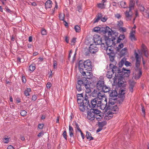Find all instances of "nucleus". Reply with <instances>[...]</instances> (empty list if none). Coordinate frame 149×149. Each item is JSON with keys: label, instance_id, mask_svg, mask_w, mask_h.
I'll use <instances>...</instances> for the list:
<instances>
[{"label": "nucleus", "instance_id": "46", "mask_svg": "<svg viewBox=\"0 0 149 149\" xmlns=\"http://www.w3.org/2000/svg\"><path fill=\"white\" fill-rule=\"evenodd\" d=\"M109 56L110 60L111 62H113L114 61L115 57L114 56L111 55V54H109Z\"/></svg>", "mask_w": 149, "mask_h": 149}, {"label": "nucleus", "instance_id": "47", "mask_svg": "<svg viewBox=\"0 0 149 149\" xmlns=\"http://www.w3.org/2000/svg\"><path fill=\"white\" fill-rule=\"evenodd\" d=\"M119 30L123 32H126L127 31L126 29L125 28L123 27H120Z\"/></svg>", "mask_w": 149, "mask_h": 149}, {"label": "nucleus", "instance_id": "54", "mask_svg": "<svg viewBox=\"0 0 149 149\" xmlns=\"http://www.w3.org/2000/svg\"><path fill=\"white\" fill-rule=\"evenodd\" d=\"M125 65L126 66H131V64L128 61H126L125 63Z\"/></svg>", "mask_w": 149, "mask_h": 149}, {"label": "nucleus", "instance_id": "33", "mask_svg": "<svg viewBox=\"0 0 149 149\" xmlns=\"http://www.w3.org/2000/svg\"><path fill=\"white\" fill-rule=\"evenodd\" d=\"M91 109V111H92L93 113H94L95 116L99 114H100V113H102L100 111L97 109H92V108Z\"/></svg>", "mask_w": 149, "mask_h": 149}, {"label": "nucleus", "instance_id": "18", "mask_svg": "<svg viewBox=\"0 0 149 149\" xmlns=\"http://www.w3.org/2000/svg\"><path fill=\"white\" fill-rule=\"evenodd\" d=\"M113 74L112 71V70L110 68L108 69L106 74V76L109 79H111L113 77Z\"/></svg>", "mask_w": 149, "mask_h": 149}, {"label": "nucleus", "instance_id": "24", "mask_svg": "<svg viewBox=\"0 0 149 149\" xmlns=\"http://www.w3.org/2000/svg\"><path fill=\"white\" fill-rule=\"evenodd\" d=\"M52 2L50 0L47 1L45 3V8H50L52 7Z\"/></svg>", "mask_w": 149, "mask_h": 149}, {"label": "nucleus", "instance_id": "6", "mask_svg": "<svg viewBox=\"0 0 149 149\" xmlns=\"http://www.w3.org/2000/svg\"><path fill=\"white\" fill-rule=\"evenodd\" d=\"M95 41L96 44L101 45L102 49L106 50V53L107 54L109 55L113 53V47L105 46L104 44L102 42L101 38H100L98 40L95 39Z\"/></svg>", "mask_w": 149, "mask_h": 149}, {"label": "nucleus", "instance_id": "61", "mask_svg": "<svg viewBox=\"0 0 149 149\" xmlns=\"http://www.w3.org/2000/svg\"><path fill=\"white\" fill-rule=\"evenodd\" d=\"M22 81L23 83H25L26 82V80L25 77L24 76H22Z\"/></svg>", "mask_w": 149, "mask_h": 149}, {"label": "nucleus", "instance_id": "32", "mask_svg": "<svg viewBox=\"0 0 149 149\" xmlns=\"http://www.w3.org/2000/svg\"><path fill=\"white\" fill-rule=\"evenodd\" d=\"M31 91V89L30 88H27L24 91V94L26 96H29V92Z\"/></svg>", "mask_w": 149, "mask_h": 149}, {"label": "nucleus", "instance_id": "42", "mask_svg": "<svg viewBox=\"0 0 149 149\" xmlns=\"http://www.w3.org/2000/svg\"><path fill=\"white\" fill-rule=\"evenodd\" d=\"M74 126V127L75 128H76L78 131H79V132L80 131V130H80V129L79 127V125H78V124L77 123H76V122L75 123Z\"/></svg>", "mask_w": 149, "mask_h": 149}, {"label": "nucleus", "instance_id": "45", "mask_svg": "<svg viewBox=\"0 0 149 149\" xmlns=\"http://www.w3.org/2000/svg\"><path fill=\"white\" fill-rule=\"evenodd\" d=\"M44 126V124L43 123L39 124L38 125V128L40 129H42Z\"/></svg>", "mask_w": 149, "mask_h": 149}, {"label": "nucleus", "instance_id": "10", "mask_svg": "<svg viewBox=\"0 0 149 149\" xmlns=\"http://www.w3.org/2000/svg\"><path fill=\"white\" fill-rule=\"evenodd\" d=\"M101 100H99L97 98H95L91 100V108H94L96 107H98L100 106Z\"/></svg>", "mask_w": 149, "mask_h": 149}, {"label": "nucleus", "instance_id": "59", "mask_svg": "<svg viewBox=\"0 0 149 149\" xmlns=\"http://www.w3.org/2000/svg\"><path fill=\"white\" fill-rule=\"evenodd\" d=\"M123 23L122 21H120L118 22V26H122L123 25Z\"/></svg>", "mask_w": 149, "mask_h": 149}, {"label": "nucleus", "instance_id": "5", "mask_svg": "<svg viewBox=\"0 0 149 149\" xmlns=\"http://www.w3.org/2000/svg\"><path fill=\"white\" fill-rule=\"evenodd\" d=\"M96 87L98 90L102 91L104 93L108 92L110 91V87L105 84L103 79H101L97 81Z\"/></svg>", "mask_w": 149, "mask_h": 149}, {"label": "nucleus", "instance_id": "40", "mask_svg": "<svg viewBox=\"0 0 149 149\" xmlns=\"http://www.w3.org/2000/svg\"><path fill=\"white\" fill-rule=\"evenodd\" d=\"M74 29L77 32H79L81 31L80 27L78 25H76L74 26Z\"/></svg>", "mask_w": 149, "mask_h": 149}, {"label": "nucleus", "instance_id": "11", "mask_svg": "<svg viewBox=\"0 0 149 149\" xmlns=\"http://www.w3.org/2000/svg\"><path fill=\"white\" fill-rule=\"evenodd\" d=\"M126 74V76H127V74L124 73L123 74H120V75L118 76V77L117 79H115V78H114V81H116V80H118V84L120 86H122L123 84L124 83V81H123V77H125V76H124V75Z\"/></svg>", "mask_w": 149, "mask_h": 149}, {"label": "nucleus", "instance_id": "1", "mask_svg": "<svg viewBox=\"0 0 149 149\" xmlns=\"http://www.w3.org/2000/svg\"><path fill=\"white\" fill-rule=\"evenodd\" d=\"M77 102L80 111L82 112L85 111L86 109H89L91 108L89 104V101L87 96L86 95L84 98L83 94H79L77 95Z\"/></svg>", "mask_w": 149, "mask_h": 149}, {"label": "nucleus", "instance_id": "4", "mask_svg": "<svg viewBox=\"0 0 149 149\" xmlns=\"http://www.w3.org/2000/svg\"><path fill=\"white\" fill-rule=\"evenodd\" d=\"M108 33V37L109 38L105 40V42L106 44L105 46L106 47H113L116 44L114 42V41L116 39V36L115 33L111 32L110 31H106L105 34Z\"/></svg>", "mask_w": 149, "mask_h": 149}, {"label": "nucleus", "instance_id": "9", "mask_svg": "<svg viewBox=\"0 0 149 149\" xmlns=\"http://www.w3.org/2000/svg\"><path fill=\"white\" fill-rule=\"evenodd\" d=\"M100 38V37L98 38H95L94 39V42L95 44H91L90 45L89 47V49L90 52L94 54L97 52L98 50V48L97 47V45L98 44H96L95 41V39H98L99 38Z\"/></svg>", "mask_w": 149, "mask_h": 149}, {"label": "nucleus", "instance_id": "14", "mask_svg": "<svg viewBox=\"0 0 149 149\" xmlns=\"http://www.w3.org/2000/svg\"><path fill=\"white\" fill-rule=\"evenodd\" d=\"M125 18L127 21H130L132 18L133 13L131 10H127L125 13Z\"/></svg>", "mask_w": 149, "mask_h": 149}, {"label": "nucleus", "instance_id": "50", "mask_svg": "<svg viewBox=\"0 0 149 149\" xmlns=\"http://www.w3.org/2000/svg\"><path fill=\"white\" fill-rule=\"evenodd\" d=\"M51 86H52V84H51L50 82H48L47 83V85H46V87H47V89H49V88H50V87H51Z\"/></svg>", "mask_w": 149, "mask_h": 149}, {"label": "nucleus", "instance_id": "19", "mask_svg": "<svg viewBox=\"0 0 149 149\" xmlns=\"http://www.w3.org/2000/svg\"><path fill=\"white\" fill-rule=\"evenodd\" d=\"M135 31H134L131 30L130 35V38L132 41L135 40L136 39L135 38Z\"/></svg>", "mask_w": 149, "mask_h": 149}, {"label": "nucleus", "instance_id": "30", "mask_svg": "<svg viewBox=\"0 0 149 149\" xmlns=\"http://www.w3.org/2000/svg\"><path fill=\"white\" fill-rule=\"evenodd\" d=\"M138 72L137 75L135 76V78L136 79H139L141 76L142 74V72L140 69L138 70Z\"/></svg>", "mask_w": 149, "mask_h": 149}, {"label": "nucleus", "instance_id": "56", "mask_svg": "<svg viewBox=\"0 0 149 149\" xmlns=\"http://www.w3.org/2000/svg\"><path fill=\"white\" fill-rule=\"evenodd\" d=\"M77 10L79 12H82V8L81 6H78L77 7Z\"/></svg>", "mask_w": 149, "mask_h": 149}, {"label": "nucleus", "instance_id": "8", "mask_svg": "<svg viewBox=\"0 0 149 149\" xmlns=\"http://www.w3.org/2000/svg\"><path fill=\"white\" fill-rule=\"evenodd\" d=\"M134 54L136 59V63L135 65L136 68V70H139V69H140L139 67L140 65L141 56L139 55L136 52V50L134 51Z\"/></svg>", "mask_w": 149, "mask_h": 149}, {"label": "nucleus", "instance_id": "38", "mask_svg": "<svg viewBox=\"0 0 149 149\" xmlns=\"http://www.w3.org/2000/svg\"><path fill=\"white\" fill-rule=\"evenodd\" d=\"M129 83L130 86V87H134L136 83L133 80H130L129 81Z\"/></svg>", "mask_w": 149, "mask_h": 149}, {"label": "nucleus", "instance_id": "49", "mask_svg": "<svg viewBox=\"0 0 149 149\" xmlns=\"http://www.w3.org/2000/svg\"><path fill=\"white\" fill-rule=\"evenodd\" d=\"M57 63L56 61H54V63H53V66H54V69H56L57 68Z\"/></svg>", "mask_w": 149, "mask_h": 149}, {"label": "nucleus", "instance_id": "23", "mask_svg": "<svg viewBox=\"0 0 149 149\" xmlns=\"http://www.w3.org/2000/svg\"><path fill=\"white\" fill-rule=\"evenodd\" d=\"M74 130L73 128L70 125L69 126V132L70 137L74 136Z\"/></svg>", "mask_w": 149, "mask_h": 149}, {"label": "nucleus", "instance_id": "16", "mask_svg": "<svg viewBox=\"0 0 149 149\" xmlns=\"http://www.w3.org/2000/svg\"><path fill=\"white\" fill-rule=\"evenodd\" d=\"M82 86H83V81L78 80L76 85V88L77 91L79 92L81 91L82 90Z\"/></svg>", "mask_w": 149, "mask_h": 149}, {"label": "nucleus", "instance_id": "44", "mask_svg": "<svg viewBox=\"0 0 149 149\" xmlns=\"http://www.w3.org/2000/svg\"><path fill=\"white\" fill-rule=\"evenodd\" d=\"M63 137L66 140H67V132H66V131L65 130L63 134Z\"/></svg>", "mask_w": 149, "mask_h": 149}, {"label": "nucleus", "instance_id": "62", "mask_svg": "<svg viewBox=\"0 0 149 149\" xmlns=\"http://www.w3.org/2000/svg\"><path fill=\"white\" fill-rule=\"evenodd\" d=\"M101 20L103 22H105L106 20H107V18L105 17H102V18H101Z\"/></svg>", "mask_w": 149, "mask_h": 149}, {"label": "nucleus", "instance_id": "36", "mask_svg": "<svg viewBox=\"0 0 149 149\" xmlns=\"http://www.w3.org/2000/svg\"><path fill=\"white\" fill-rule=\"evenodd\" d=\"M117 93L116 91H113L110 93V96L111 97H117Z\"/></svg>", "mask_w": 149, "mask_h": 149}, {"label": "nucleus", "instance_id": "20", "mask_svg": "<svg viewBox=\"0 0 149 149\" xmlns=\"http://www.w3.org/2000/svg\"><path fill=\"white\" fill-rule=\"evenodd\" d=\"M102 101H101V103L100 104V106H99V107L100 108V109L102 110H104V109H107L108 108V107H107V101L106 102H105V103L104 104H102Z\"/></svg>", "mask_w": 149, "mask_h": 149}, {"label": "nucleus", "instance_id": "17", "mask_svg": "<svg viewBox=\"0 0 149 149\" xmlns=\"http://www.w3.org/2000/svg\"><path fill=\"white\" fill-rule=\"evenodd\" d=\"M83 88L85 89V91L86 93H89L91 92L90 88V86L88 84L85 83L83 81Z\"/></svg>", "mask_w": 149, "mask_h": 149}, {"label": "nucleus", "instance_id": "13", "mask_svg": "<svg viewBox=\"0 0 149 149\" xmlns=\"http://www.w3.org/2000/svg\"><path fill=\"white\" fill-rule=\"evenodd\" d=\"M103 92L102 91L97 93V97L99 100H101L102 102L103 101L104 102H106L107 100V98Z\"/></svg>", "mask_w": 149, "mask_h": 149}, {"label": "nucleus", "instance_id": "27", "mask_svg": "<svg viewBox=\"0 0 149 149\" xmlns=\"http://www.w3.org/2000/svg\"><path fill=\"white\" fill-rule=\"evenodd\" d=\"M107 124V122L105 121H103L102 122H98V125L99 127L102 128L104 126Z\"/></svg>", "mask_w": 149, "mask_h": 149}, {"label": "nucleus", "instance_id": "51", "mask_svg": "<svg viewBox=\"0 0 149 149\" xmlns=\"http://www.w3.org/2000/svg\"><path fill=\"white\" fill-rule=\"evenodd\" d=\"M123 46H124L123 44V43H121L120 44L118 45V46L117 47L118 49V50L120 49L121 48H122L123 47Z\"/></svg>", "mask_w": 149, "mask_h": 149}, {"label": "nucleus", "instance_id": "60", "mask_svg": "<svg viewBox=\"0 0 149 149\" xmlns=\"http://www.w3.org/2000/svg\"><path fill=\"white\" fill-rule=\"evenodd\" d=\"M115 17L118 19H119L121 18V16L119 14L117 13L115 15Z\"/></svg>", "mask_w": 149, "mask_h": 149}, {"label": "nucleus", "instance_id": "26", "mask_svg": "<svg viewBox=\"0 0 149 149\" xmlns=\"http://www.w3.org/2000/svg\"><path fill=\"white\" fill-rule=\"evenodd\" d=\"M134 1L133 0H130V3L129 4V10H131L134 8Z\"/></svg>", "mask_w": 149, "mask_h": 149}, {"label": "nucleus", "instance_id": "35", "mask_svg": "<svg viewBox=\"0 0 149 149\" xmlns=\"http://www.w3.org/2000/svg\"><path fill=\"white\" fill-rule=\"evenodd\" d=\"M125 91L121 89L119 91V97H120L123 98L125 94Z\"/></svg>", "mask_w": 149, "mask_h": 149}, {"label": "nucleus", "instance_id": "58", "mask_svg": "<svg viewBox=\"0 0 149 149\" xmlns=\"http://www.w3.org/2000/svg\"><path fill=\"white\" fill-rule=\"evenodd\" d=\"M3 141L4 143H8L9 142V139L8 138H4Z\"/></svg>", "mask_w": 149, "mask_h": 149}, {"label": "nucleus", "instance_id": "52", "mask_svg": "<svg viewBox=\"0 0 149 149\" xmlns=\"http://www.w3.org/2000/svg\"><path fill=\"white\" fill-rule=\"evenodd\" d=\"M32 100L33 101H36L37 99V96L36 95H33L32 97Z\"/></svg>", "mask_w": 149, "mask_h": 149}, {"label": "nucleus", "instance_id": "22", "mask_svg": "<svg viewBox=\"0 0 149 149\" xmlns=\"http://www.w3.org/2000/svg\"><path fill=\"white\" fill-rule=\"evenodd\" d=\"M118 5H120L121 7L123 8H128L127 6L126 5L125 2L124 1H122L117 3Z\"/></svg>", "mask_w": 149, "mask_h": 149}, {"label": "nucleus", "instance_id": "53", "mask_svg": "<svg viewBox=\"0 0 149 149\" xmlns=\"http://www.w3.org/2000/svg\"><path fill=\"white\" fill-rule=\"evenodd\" d=\"M41 33L42 35H45L47 34L46 31L45 29H43L41 31Z\"/></svg>", "mask_w": 149, "mask_h": 149}, {"label": "nucleus", "instance_id": "41", "mask_svg": "<svg viewBox=\"0 0 149 149\" xmlns=\"http://www.w3.org/2000/svg\"><path fill=\"white\" fill-rule=\"evenodd\" d=\"M20 113L22 116H24L26 115L27 112L25 110H22L21 111Z\"/></svg>", "mask_w": 149, "mask_h": 149}, {"label": "nucleus", "instance_id": "39", "mask_svg": "<svg viewBox=\"0 0 149 149\" xmlns=\"http://www.w3.org/2000/svg\"><path fill=\"white\" fill-rule=\"evenodd\" d=\"M65 15L64 14L61 13L59 15V18L60 20L64 21Z\"/></svg>", "mask_w": 149, "mask_h": 149}, {"label": "nucleus", "instance_id": "48", "mask_svg": "<svg viewBox=\"0 0 149 149\" xmlns=\"http://www.w3.org/2000/svg\"><path fill=\"white\" fill-rule=\"evenodd\" d=\"M127 49L126 48H124L121 51V52L123 54H125L127 52Z\"/></svg>", "mask_w": 149, "mask_h": 149}, {"label": "nucleus", "instance_id": "3", "mask_svg": "<svg viewBox=\"0 0 149 149\" xmlns=\"http://www.w3.org/2000/svg\"><path fill=\"white\" fill-rule=\"evenodd\" d=\"M109 68H110L112 70V71L113 73H115V79H117L118 77V76L120 75V74H123L124 73L127 74V77L129 76L130 73V71L129 70H127L125 68H123L122 70L119 69L118 68L115 66L113 65L110 64L109 65Z\"/></svg>", "mask_w": 149, "mask_h": 149}, {"label": "nucleus", "instance_id": "34", "mask_svg": "<svg viewBox=\"0 0 149 149\" xmlns=\"http://www.w3.org/2000/svg\"><path fill=\"white\" fill-rule=\"evenodd\" d=\"M36 69V65L35 64L33 63L31 64L29 66V70L32 72L34 71Z\"/></svg>", "mask_w": 149, "mask_h": 149}, {"label": "nucleus", "instance_id": "25", "mask_svg": "<svg viewBox=\"0 0 149 149\" xmlns=\"http://www.w3.org/2000/svg\"><path fill=\"white\" fill-rule=\"evenodd\" d=\"M142 52L144 54L146 57H147L148 56V53L146 49V47L143 45H142Z\"/></svg>", "mask_w": 149, "mask_h": 149}, {"label": "nucleus", "instance_id": "12", "mask_svg": "<svg viewBox=\"0 0 149 149\" xmlns=\"http://www.w3.org/2000/svg\"><path fill=\"white\" fill-rule=\"evenodd\" d=\"M80 73L86 79H92L93 77L91 71L87 72V71H85Z\"/></svg>", "mask_w": 149, "mask_h": 149}, {"label": "nucleus", "instance_id": "55", "mask_svg": "<svg viewBox=\"0 0 149 149\" xmlns=\"http://www.w3.org/2000/svg\"><path fill=\"white\" fill-rule=\"evenodd\" d=\"M139 8L141 11H144L145 10L144 7L142 6H140L139 7Z\"/></svg>", "mask_w": 149, "mask_h": 149}, {"label": "nucleus", "instance_id": "63", "mask_svg": "<svg viewBox=\"0 0 149 149\" xmlns=\"http://www.w3.org/2000/svg\"><path fill=\"white\" fill-rule=\"evenodd\" d=\"M76 42V39L73 38L71 41V45H73Z\"/></svg>", "mask_w": 149, "mask_h": 149}, {"label": "nucleus", "instance_id": "37", "mask_svg": "<svg viewBox=\"0 0 149 149\" xmlns=\"http://www.w3.org/2000/svg\"><path fill=\"white\" fill-rule=\"evenodd\" d=\"M105 6L106 4L102 2L97 4L98 7L101 9L104 8H105Z\"/></svg>", "mask_w": 149, "mask_h": 149}, {"label": "nucleus", "instance_id": "7", "mask_svg": "<svg viewBox=\"0 0 149 149\" xmlns=\"http://www.w3.org/2000/svg\"><path fill=\"white\" fill-rule=\"evenodd\" d=\"M109 107L110 110L108 112V113H109V115H111L109 116L111 118L113 117L112 114H116L117 113L119 109L116 105L111 106L109 104Z\"/></svg>", "mask_w": 149, "mask_h": 149}, {"label": "nucleus", "instance_id": "64", "mask_svg": "<svg viewBox=\"0 0 149 149\" xmlns=\"http://www.w3.org/2000/svg\"><path fill=\"white\" fill-rule=\"evenodd\" d=\"M8 149H14V148L13 146H12L10 145L8 146Z\"/></svg>", "mask_w": 149, "mask_h": 149}, {"label": "nucleus", "instance_id": "21", "mask_svg": "<svg viewBox=\"0 0 149 149\" xmlns=\"http://www.w3.org/2000/svg\"><path fill=\"white\" fill-rule=\"evenodd\" d=\"M104 117V114L102 113H100L99 115H95V118L98 121H101Z\"/></svg>", "mask_w": 149, "mask_h": 149}, {"label": "nucleus", "instance_id": "57", "mask_svg": "<svg viewBox=\"0 0 149 149\" xmlns=\"http://www.w3.org/2000/svg\"><path fill=\"white\" fill-rule=\"evenodd\" d=\"M44 132L43 131H42L40 132V133L38 135V136L40 137L44 135Z\"/></svg>", "mask_w": 149, "mask_h": 149}, {"label": "nucleus", "instance_id": "2", "mask_svg": "<svg viewBox=\"0 0 149 149\" xmlns=\"http://www.w3.org/2000/svg\"><path fill=\"white\" fill-rule=\"evenodd\" d=\"M92 65L90 60H87L83 62L80 61L79 62V69L80 72H82L83 71H91Z\"/></svg>", "mask_w": 149, "mask_h": 149}, {"label": "nucleus", "instance_id": "31", "mask_svg": "<svg viewBox=\"0 0 149 149\" xmlns=\"http://www.w3.org/2000/svg\"><path fill=\"white\" fill-rule=\"evenodd\" d=\"M86 138L90 141L92 140L93 139V138L91 136V134L88 132H86Z\"/></svg>", "mask_w": 149, "mask_h": 149}, {"label": "nucleus", "instance_id": "28", "mask_svg": "<svg viewBox=\"0 0 149 149\" xmlns=\"http://www.w3.org/2000/svg\"><path fill=\"white\" fill-rule=\"evenodd\" d=\"M102 15L101 14H99L97 16V18H95L94 19L93 23H95L98 22L101 18Z\"/></svg>", "mask_w": 149, "mask_h": 149}, {"label": "nucleus", "instance_id": "29", "mask_svg": "<svg viewBox=\"0 0 149 149\" xmlns=\"http://www.w3.org/2000/svg\"><path fill=\"white\" fill-rule=\"evenodd\" d=\"M125 38V36L124 35H120L117 40V43H118L120 42L121 40H123Z\"/></svg>", "mask_w": 149, "mask_h": 149}, {"label": "nucleus", "instance_id": "15", "mask_svg": "<svg viewBox=\"0 0 149 149\" xmlns=\"http://www.w3.org/2000/svg\"><path fill=\"white\" fill-rule=\"evenodd\" d=\"M95 116L94 113L92 111H91V109L90 111L88 112L87 118L90 120H93L95 118Z\"/></svg>", "mask_w": 149, "mask_h": 149}, {"label": "nucleus", "instance_id": "43", "mask_svg": "<svg viewBox=\"0 0 149 149\" xmlns=\"http://www.w3.org/2000/svg\"><path fill=\"white\" fill-rule=\"evenodd\" d=\"M94 31L96 32H100V27H95L94 28Z\"/></svg>", "mask_w": 149, "mask_h": 149}]
</instances>
